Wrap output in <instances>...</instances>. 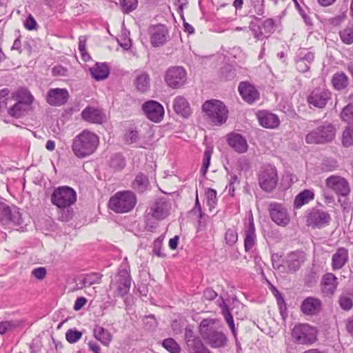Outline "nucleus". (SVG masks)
Listing matches in <instances>:
<instances>
[{"label": "nucleus", "instance_id": "5701e85b", "mask_svg": "<svg viewBox=\"0 0 353 353\" xmlns=\"http://www.w3.org/2000/svg\"><path fill=\"white\" fill-rule=\"evenodd\" d=\"M238 90L242 99L248 103L252 104L259 98L258 90L252 84L248 81L241 82Z\"/></svg>", "mask_w": 353, "mask_h": 353}, {"label": "nucleus", "instance_id": "13d9d810", "mask_svg": "<svg viewBox=\"0 0 353 353\" xmlns=\"http://www.w3.org/2000/svg\"><path fill=\"white\" fill-rule=\"evenodd\" d=\"M254 12L257 15H262L264 13V0H250Z\"/></svg>", "mask_w": 353, "mask_h": 353}, {"label": "nucleus", "instance_id": "ddd939ff", "mask_svg": "<svg viewBox=\"0 0 353 353\" xmlns=\"http://www.w3.org/2000/svg\"><path fill=\"white\" fill-rule=\"evenodd\" d=\"M268 212L271 220L277 225L285 227L290 223V216L283 205L276 202L270 203Z\"/></svg>", "mask_w": 353, "mask_h": 353}, {"label": "nucleus", "instance_id": "4be33fe9", "mask_svg": "<svg viewBox=\"0 0 353 353\" xmlns=\"http://www.w3.org/2000/svg\"><path fill=\"white\" fill-rule=\"evenodd\" d=\"M321 301L313 296L305 298L301 305V311L307 316H315L321 312Z\"/></svg>", "mask_w": 353, "mask_h": 353}, {"label": "nucleus", "instance_id": "a878e982", "mask_svg": "<svg viewBox=\"0 0 353 353\" xmlns=\"http://www.w3.org/2000/svg\"><path fill=\"white\" fill-rule=\"evenodd\" d=\"M305 260V254L303 252H292L287 255L284 261V265L287 267L290 272H296L300 268Z\"/></svg>", "mask_w": 353, "mask_h": 353}, {"label": "nucleus", "instance_id": "6e6d98bb", "mask_svg": "<svg viewBox=\"0 0 353 353\" xmlns=\"http://www.w3.org/2000/svg\"><path fill=\"white\" fill-rule=\"evenodd\" d=\"M251 253V256L253 258L254 263H255V269L257 272H260L261 273L263 272V266L264 263L263 262L261 257L259 256V252L256 250H254Z\"/></svg>", "mask_w": 353, "mask_h": 353}, {"label": "nucleus", "instance_id": "bb28decb", "mask_svg": "<svg viewBox=\"0 0 353 353\" xmlns=\"http://www.w3.org/2000/svg\"><path fill=\"white\" fill-rule=\"evenodd\" d=\"M349 260L348 250L344 247L338 248L332 256V269L336 271L343 268Z\"/></svg>", "mask_w": 353, "mask_h": 353}, {"label": "nucleus", "instance_id": "5fc2aeb1", "mask_svg": "<svg viewBox=\"0 0 353 353\" xmlns=\"http://www.w3.org/2000/svg\"><path fill=\"white\" fill-rule=\"evenodd\" d=\"M296 57L299 58L301 60L306 62L307 64L311 65L314 59V54L312 52H308L307 50H301L298 54Z\"/></svg>", "mask_w": 353, "mask_h": 353}, {"label": "nucleus", "instance_id": "338daca9", "mask_svg": "<svg viewBox=\"0 0 353 353\" xmlns=\"http://www.w3.org/2000/svg\"><path fill=\"white\" fill-rule=\"evenodd\" d=\"M217 296V293L212 288H206L203 294V297L208 301H212L215 299Z\"/></svg>", "mask_w": 353, "mask_h": 353}, {"label": "nucleus", "instance_id": "20e7f679", "mask_svg": "<svg viewBox=\"0 0 353 353\" xmlns=\"http://www.w3.org/2000/svg\"><path fill=\"white\" fill-rule=\"evenodd\" d=\"M336 125L330 121H324L305 135L307 144L323 145L332 142L336 137Z\"/></svg>", "mask_w": 353, "mask_h": 353}, {"label": "nucleus", "instance_id": "39448f33", "mask_svg": "<svg viewBox=\"0 0 353 353\" xmlns=\"http://www.w3.org/2000/svg\"><path fill=\"white\" fill-rule=\"evenodd\" d=\"M137 203L135 194L131 191L118 192L109 201V208L116 213L131 211Z\"/></svg>", "mask_w": 353, "mask_h": 353}, {"label": "nucleus", "instance_id": "de8ad7c7", "mask_svg": "<svg viewBox=\"0 0 353 353\" xmlns=\"http://www.w3.org/2000/svg\"><path fill=\"white\" fill-rule=\"evenodd\" d=\"M207 205L210 210H212L217 204L216 191L212 188H208L205 192Z\"/></svg>", "mask_w": 353, "mask_h": 353}, {"label": "nucleus", "instance_id": "f8f14e48", "mask_svg": "<svg viewBox=\"0 0 353 353\" xmlns=\"http://www.w3.org/2000/svg\"><path fill=\"white\" fill-rule=\"evenodd\" d=\"M260 187L266 192L274 189L278 182L277 171L275 166L265 165L262 167L259 177Z\"/></svg>", "mask_w": 353, "mask_h": 353}, {"label": "nucleus", "instance_id": "423d86ee", "mask_svg": "<svg viewBox=\"0 0 353 353\" xmlns=\"http://www.w3.org/2000/svg\"><path fill=\"white\" fill-rule=\"evenodd\" d=\"M213 323L212 320L203 319L199 325L200 334L212 347H223L227 343V337L222 332L213 329L211 326Z\"/></svg>", "mask_w": 353, "mask_h": 353}, {"label": "nucleus", "instance_id": "4468645a", "mask_svg": "<svg viewBox=\"0 0 353 353\" xmlns=\"http://www.w3.org/2000/svg\"><path fill=\"white\" fill-rule=\"evenodd\" d=\"M331 221V216L323 210L312 208L306 216L307 226L312 228H321L328 225Z\"/></svg>", "mask_w": 353, "mask_h": 353}, {"label": "nucleus", "instance_id": "412c9836", "mask_svg": "<svg viewBox=\"0 0 353 353\" xmlns=\"http://www.w3.org/2000/svg\"><path fill=\"white\" fill-rule=\"evenodd\" d=\"M226 140L228 145L239 154H243L248 150L246 139L239 133L230 132L228 134Z\"/></svg>", "mask_w": 353, "mask_h": 353}, {"label": "nucleus", "instance_id": "dca6fc26", "mask_svg": "<svg viewBox=\"0 0 353 353\" xmlns=\"http://www.w3.org/2000/svg\"><path fill=\"white\" fill-rule=\"evenodd\" d=\"M326 187L332 190L337 195L347 196L350 193V187L348 181L345 178L332 175L325 180Z\"/></svg>", "mask_w": 353, "mask_h": 353}, {"label": "nucleus", "instance_id": "a211bd4d", "mask_svg": "<svg viewBox=\"0 0 353 353\" xmlns=\"http://www.w3.org/2000/svg\"><path fill=\"white\" fill-rule=\"evenodd\" d=\"M148 32L150 36L151 45L157 48L164 45L168 37V30L167 27L163 24L151 26Z\"/></svg>", "mask_w": 353, "mask_h": 353}, {"label": "nucleus", "instance_id": "4c0bfd02", "mask_svg": "<svg viewBox=\"0 0 353 353\" xmlns=\"http://www.w3.org/2000/svg\"><path fill=\"white\" fill-rule=\"evenodd\" d=\"M332 83L334 89L341 90L347 86L348 78L345 73L337 72L333 75Z\"/></svg>", "mask_w": 353, "mask_h": 353}, {"label": "nucleus", "instance_id": "864d4df0", "mask_svg": "<svg viewBox=\"0 0 353 353\" xmlns=\"http://www.w3.org/2000/svg\"><path fill=\"white\" fill-rule=\"evenodd\" d=\"M82 336V332L76 329H70L65 333V339L70 343H77Z\"/></svg>", "mask_w": 353, "mask_h": 353}, {"label": "nucleus", "instance_id": "2eb2a0df", "mask_svg": "<svg viewBox=\"0 0 353 353\" xmlns=\"http://www.w3.org/2000/svg\"><path fill=\"white\" fill-rule=\"evenodd\" d=\"M332 93L323 88H316L307 97V101L310 106L319 109L324 108L331 99Z\"/></svg>", "mask_w": 353, "mask_h": 353}, {"label": "nucleus", "instance_id": "72a5a7b5", "mask_svg": "<svg viewBox=\"0 0 353 353\" xmlns=\"http://www.w3.org/2000/svg\"><path fill=\"white\" fill-rule=\"evenodd\" d=\"M314 199V193L311 190H304L298 194L294 200V208L299 209L303 205L308 203Z\"/></svg>", "mask_w": 353, "mask_h": 353}, {"label": "nucleus", "instance_id": "37998d69", "mask_svg": "<svg viewBox=\"0 0 353 353\" xmlns=\"http://www.w3.org/2000/svg\"><path fill=\"white\" fill-rule=\"evenodd\" d=\"M212 152L213 148L212 147L207 146L204 151L203 163L201 168V173L203 176H205L208 172Z\"/></svg>", "mask_w": 353, "mask_h": 353}, {"label": "nucleus", "instance_id": "c03bdc74", "mask_svg": "<svg viewBox=\"0 0 353 353\" xmlns=\"http://www.w3.org/2000/svg\"><path fill=\"white\" fill-rule=\"evenodd\" d=\"M163 347L170 353H180L181 347L172 338H168L163 341Z\"/></svg>", "mask_w": 353, "mask_h": 353}, {"label": "nucleus", "instance_id": "c85d7f7f", "mask_svg": "<svg viewBox=\"0 0 353 353\" xmlns=\"http://www.w3.org/2000/svg\"><path fill=\"white\" fill-rule=\"evenodd\" d=\"M135 79L134 85L137 91L145 93L150 90V78L149 74L145 71H135Z\"/></svg>", "mask_w": 353, "mask_h": 353}, {"label": "nucleus", "instance_id": "f257e3e1", "mask_svg": "<svg viewBox=\"0 0 353 353\" xmlns=\"http://www.w3.org/2000/svg\"><path fill=\"white\" fill-rule=\"evenodd\" d=\"M77 199L76 191L68 185H61L54 188L50 196L52 204L60 210L59 219L61 221L68 222L74 216L72 206L75 204Z\"/></svg>", "mask_w": 353, "mask_h": 353}, {"label": "nucleus", "instance_id": "f704fd0d", "mask_svg": "<svg viewBox=\"0 0 353 353\" xmlns=\"http://www.w3.org/2000/svg\"><path fill=\"white\" fill-rule=\"evenodd\" d=\"M93 334L95 339L105 346H108L112 339L110 332L100 325H95L93 329Z\"/></svg>", "mask_w": 353, "mask_h": 353}, {"label": "nucleus", "instance_id": "e433bc0d", "mask_svg": "<svg viewBox=\"0 0 353 353\" xmlns=\"http://www.w3.org/2000/svg\"><path fill=\"white\" fill-rule=\"evenodd\" d=\"M148 179L143 173H139L132 183L134 190L140 193L145 192L148 189Z\"/></svg>", "mask_w": 353, "mask_h": 353}, {"label": "nucleus", "instance_id": "9b49d317", "mask_svg": "<svg viewBox=\"0 0 353 353\" xmlns=\"http://www.w3.org/2000/svg\"><path fill=\"white\" fill-rule=\"evenodd\" d=\"M187 80L186 70L181 66H172L164 74L166 85L172 89H179L184 85Z\"/></svg>", "mask_w": 353, "mask_h": 353}, {"label": "nucleus", "instance_id": "3c124183", "mask_svg": "<svg viewBox=\"0 0 353 353\" xmlns=\"http://www.w3.org/2000/svg\"><path fill=\"white\" fill-rule=\"evenodd\" d=\"M101 279V274L99 273H92L87 274L82 280L85 287L91 286L94 283H99Z\"/></svg>", "mask_w": 353, "mask_h": 353}, {"label": "nucleus", "instance_id": "a19ab883", "mask_svg": "<svg viewBox=\"0 0 353 353\" xmlns=\"http://www.w3.org/2000/svg\"><path fill=\"white\" fill-rule=\"evenodd\" d=\"M339 36L343 43L347 45L353 43V23H349L339 32Z\"/></svg>", "mask_w": 353, "mask_h": 353}, {"label": "nucleus", "instance_id": "f3484780", "mask_svg": "<svg viewBox=\"0 0 353 353\" xmlns=\"http://www.w3.org/2000/svg\"><path fill=\"white\" fill-rule=\"evenodd\" d=\"M142 110L146 117L154 123L160 122L165 113L163 105L154 100L145 101L142 105Z\"/></svg>", "mask_w": 353, "mask_h": 353}, {"label": "nucleus", "instance_id": "b1692460", "mask_svg": "<svg viewBox=\"0 0 353 353\" xmlns=\"http://www.w3.org/2000/svg\"><path fill=\"white\" fill-rule=\"evenodd\" d=\"M256 117L260 125L266 128H276L280 123L278 116L268 110L259 111L256 114Z\"/></svg>", "mask_w": 353, "mask_h": 353}, {"label": "nucleus", "instance_id": "7ed1b4c3", "mask_svg": "<svg viewBox=\"0 0 353 353\" xmlns=\"http://www.w3.org/2000/svg\"><path fill=\"white\" fill-rule=\"evenodd\" d=\"M201 110L206 121L213 126H221L228 121V109L220 100H207L203 103Z\"/></svg>", "mask_w": 353, "mask_h": 353}, {"label": "nucleus", "instance_id": "052dcab7", "mask_svg": "<svg viewBox=\"0 0 353 353\" xmlns=\"http://www.w3.org/2000/svg\"><path fill=\"white\" fill-rule=\"evenodd\" d=\"M139 139V133L137 130H130L125 135V141L128 144L136 143Z\"/></svg>", "mask_w": 353, "mask_h": 353}, {"label": "nucleus", "instance_id": "f03ea898", "mask_svg": "<svg viewBox=\"0 0 353 353\" xmlns=\"http://www.w3.org/2000/svg\"><path fill=\"white\" fill-rule=\"evenodd\" d=\"M99 145V136L90 130H83L72 139L71 149L76 157L84 159L93 154Z\"/></svg>", "mask_w": 353, "mask_h": 353}, {"label": "nucleus", "instance_id": "6e6552de", "mask_svg": "<svg viewBox=\"0 0 353 353\" xmlns=\"http://www.w3.org/2000/svg\"><path fill=\"white\" fill-rule=\"evenodd\" d=\"M316 329L307 323L296 325L292 330V337L298 344L310 345L316 341Z\"/></svg>", "mask_w": 353, "mask_h": 353}, {"label": "nucleus", "instance_id": "4d7b16f0", "mask_svg": "<svg viewBox=\"0 0 353 353\" xmlns=\"http://www.w3.org/2000/svg\"><path fill=\"white\" fill-rule=\"evenodd\" d=\"M339 303L341 307L345 310H350L353 305L352 299L346 295H341L339 297Z\"/></svg>", "mask_w": 353, "mask_h": 353}, {"label": "nucleus", "instance_id": "680f3d73", "mask_svg": "<svg viewBox=\"0 0 353 353\" xmlns=\"http://www.w3.org/2000/svg\"><path fill=\"white\" fill-rule=\"evenodd\" d=\"M153 253L159 257H163L165 255L162 252V241L158 238L154 241Z\"/></svg>", "mask_w": 353, "mask_h": 353}, {"label": "nucleus", "instance_id": "c9c22d12", "mask_svg": "<svg viewBox=\"0 0 353 353\" xmlns=\"http://www.w3.org/2000/svg\"><path fill=\"white\" fill-rule=\"evenodd\" d=\"M14 98L19 103H22L29 108H32L33 96L27 89H19L14 94Z\"/></svg>", "mask_w": 353, "mask_h": 353}, {"label": "nucleus", "instance_id": "58836bf2", "mask_svg": "<svg viewBox=\"0 0 353 353\" xmlns=\"http://www.w3.org/2000/svg\"><path fill=\"white\" fill-rule=\"evenodd\" d=\"M31 108L23 104L21 102H17L13 106L10 108L8 113L12 117L19 118L23 116Z\"/></svg>", "mask_w": 353, "mask_h": 353}, {"label": "nucleus", "instance_id": "7c9ffc66", "mask_svg": "<svg viewBox=\"0 0 353 353\" xmlns=\"http://www.w3.org/2000/svg\"><path fill=\"white\" fill-rule=\"evenodd\" d=\"M170 210L169 203L164 200H159L150 208V213L154 219L161 220L168 216Z\"/></svg>", "mask_w": 353, "mask_h": 353}, {"label": "nucleus", "instance_id": "ea45409f", "mask_svg": "<svg viewBox=\"0 0 353 353\" xmlns=\"http://www.w3.org/2000/svg\"><path fill=\"white\" fill-rule=\"evenodd\" d=\"M341 143L343 146L350 148L353 146V124L345 128L342 132Z\"/></svg>", "mask_w": 353, "mask_h": 353}, {"label": "nucleus", "instance_id": "603ef678", "mask_svg": "<svg viewBox=\"0 0 353 353\" xmlns=\"http://www.w3.org/2000/svg\"><path fill=\"white\" fill-rule=\"evenodd\" d=\"M238 240V233L234 228H229L225 234V241L227 245L232 246Z\"/></svg>", "mask_w": 353, "mask_h": 353}, {"label": "nucleus", "instance_id": "1a4fd4ad", "mask_svg": "<svg viewBox=\"0 0 353 353\" xmlns=\"http://www.w3.org/2000/svg\"><path fill=\"white\" fill-rule=\"evenodd\" d=\"M131 280L129 265L128 263H122L118 273L115 275V281L112 283L116 288L118 296L123 297L129 292Z\"/></svg>", "mask_w": 353, "mask_h": 353}, {"label": "nucleus", "instance_id": "aec40b11", "mask_svg": "<svg viewBox=\"0 0 353 353\" xmlns=\"http://www.w3.org/2000/svg\"><path fill=\"white\" fill-rule=\"evenodd\" d=\"M69 99V92L65 88H51L48 91L46 100L53 106H61L66 103Z\"/></svg>", "mask_w": 353, "mask_h": 353}, {"label": "nucleus", "instance_id": "a18cd8bd", "mask_svg": "<svg viewBox=\"0 0 353 353\" xmlns=\"http://www.w3.org/2000/svg\"><path fill=\"white\" fill-rule=\"evenodd\" d=\"M340 118L343 122L347 123L353 122V104L348 103L342 109Z\"/></svg>", "mask_w": 353, "mask_h": 353}, {"label": "nucleus", "instance_id": "2f4dec72", "mask_svg": "<svg viewBox=\"0 0 353 353\" xmlns=\"http://www.w3.org/2000/svg\"><path fill=\"white\" fill-rule=\"evenodd\" d=\"M90 73L96 81L107 79L110 74V67L107 63L97 62L89 68Z\"/></svg>", "mask_w": 353, "mask_h": 353}, {"label": "nucleus", "instance_id": "49530a36", "mask_svg": "<svg viewBox=\"0 0 353 353\" xmlns=\"http://www.w3.org/2000/svg\"><path fill=\"white\" fill-rule=\"evenodd\" d=\"M120 6L123 13L129 14L138 6V0H120Z\"/></svg>", "mask_w": 353, "mask_h": 353}, {"label": "nucleus", "instance_id": "c756f323", "mask_svg": "<svg viewBox=\"0 0 353 353\" xmlns=\"http://www.w3.org/2000/svg\"><path fill=\"white\" fill-rule=\"evenodd\" d=\"M187 350L189 353H211L203 343L199 337L186 335Z\"/></svg>", "mask_w": 353, "mask_h": 353}, {"label": "nucleus", "instance_id": "bf43d9fd", "mask_svg": "<svg viewBox=\"0 0 353 353\" xmlns=\"http://www.w3.org/2000/svg\"><path fill=\"white\" fill-rule=\"evenodd\" d=\"M24 27L28 30L37 29V23L32 14H29L23 22Z\"/></svg>", "mask_w": 353, "mask_h": 353}, {"label": "nucleus", "instance_id": "69168bd1", "mask_svg": "<svg viewBox=\"0 0 353 353\" xmlns=\"http://www.w3.org/2000/svg\"><path fill=\"white\" fill-rule=\"evenodd\" d=\"M296 68L300 72L304 73L310 70V65L307 64L306 62L301 60L299 58H296Z\"/></svg>", "mask_w": 353, "mask_h": 353}, {"label": "nucleus", "instance_id": "473e14b6", "mask_svg": "<svg viewBox=\"0 0 353 353\" xmlns=\"http://www.w3.org/2000/svg\"><path fill=\"white\" fill-rule=\"evenodd\" d=\"M173 108L175 112L183 117L190 115L191 110L187 99L181 96L176 97L173 101Z\"/></svg>", "mask_w": 353, "mask_h": 353}, {"label": "nucleus", "instance_id": "8fccbe9b", "mask_svg": "<svg viewBox=\"0 0 353 353\" xmlns=\"http://www.w3.org/2000/svg\"><path fill=\"white\" fill-rule=\"evenodd\" d=\"M221 77L225 80H232L236 77V72L232 65L226 64L221 69Z\"/></svg>", "mask_w": 353, "mask_h": 353}, {"label": "nucleus", "instance_id": "9d476101", "mask_svg": "<svg viewBox=\"0 0 353 353\" xmlns=\"http://www.w3.org/2000/svg\"><path fill=\"white\" fill-rule=\"evenodd\" d=\"M0 223L5 229L13 230L21 225V214L17 209L12 210L8 205L0 202Z\"/></svg>", "mask_w": 353, "mask_h": 353}, {"label": "nucleus", "instance_id": "cd10ccee", "mask_svg": "<svg viewBox=\"0 0 353 353\" xmlns=\"http://www.w3.org/2000/svg\"><path fill=\"white\" fill-rule=\"evenodd\" d=\"M82 119L91 123L101 124L105 120V115L101 110L93 107H87L81 112Z\"/></svg>", "mask_w": 353, "mask_h": 353}, {"label": "nucleus", "instance_id": "79ce46f5", "mask_svg": "<svg viewBox=\"0 0 353 353\" xmlns=\"http://www.w3.org/2000/svg\"><path fill=\"white\" fill-rule=\"evenodd\" d=\"M109 165L115 171H120L125 166V158L121 154H114L111 156Z\"/></svg>", "mask_w": 353, "mask_h": 353}, {"label": "nucleus", "instance_id": "e2e57ef3", "mask_svg": "<svg viewBox=\"0 0 353 353\" xmlns=\"http://www.w3.org/2000/svg\"><path fill=\"white\" fill-rule=\"evenodd\" d=\"M52 74L53 76L66 77L68 75V70L61 65H57L52 68Z\"/></svg>", "mask_w": 353, "mask_h": 353}, {"label": "nucleus", "instance_id": "6ab92c4d", "mask_svg": "<svg viewBox=\"0 0 353 353\" xmlns=\"http://www.w3.org/2000/svg\"><path fill=\"white\" fill-rule=\"evenodd\" d=\"M257 239L254 219L250 216L248 219V225L244 230V249L246 252H252L256 250Z\"/></svg>", "mask_w": 353, "mask_h": 353}, {"label": "nucleus", "instance_id": "0eeeda50", "mask_svg": "<svg viewBox=\"0 0 353 353\" xmlns=\"http://www.w3.org/2000/svg\"><path fill=\"white\" fill-rule=\"evenodd\" d=\"M275 27L276 21L272 18L263 20L256 17H253L249 25L254 37L258 40L268 38L275 31Z\"/></svg>", "mask_w": 353, "mask_h": 353}, {"label": "nucleus", "instance_id": "09e8293b", "mask_svg": "<svg viewBox=\"0 0 353 353\" xmlns=\"http://www.w3.org/2000/svg\"><path fill=\"white\" fill-rule=\"evenodd\" d=\"M21 322L19 321H4L0 323V334L3 335L7 332L20 326Z\"/></svg>", "mask_w": 353, "mask_h": 353}, {"label": "nucleus", "instance_id": "393cba45", "mask_svg": "<svg viewBox=\"0 0 353 353\" xmlns=\"http://www.w3.org/2000/svg\"><path fill=\"white\" fill-rule=\"evenodd\" d=\"M338 286L336 276L330 272L325 274L321 281L322 293L325 296H330L334 294Z\"/></svg>", "mask_w": 353, "mask_h": 353}, {"label": "nucleus", "instance_id": "774afa93", "mask_svg": "<svg viewBox=\"0 0 353 353\" xmlns=\"http://www.w3.org/2000/svg\"><path fill=\"white\" fill-rule=\"evenodd\" d=\"M276 303H277L281 316L283 319H285L288 316V312H287V305H286V303H285L284 299L280 298L279 300H278L276 301Z\"/></svg>", "mask_w": 353, "mask_h": 353}, {"label": "nucleus", "instance_id": "0e129e2a", "mask_svg": "<svg viewBox=\"0 0 353 353\" xmlns=\"http://www.w3.org/2000/svg\"><path fill=\"white\" fill-rule=\"evenodd\" d=\"M32 275L39 280H42L46 275V270L44 267H39L32 270Z\"/></svg>", "mask_w": 353, "mask_h": 353}]
</instances>
